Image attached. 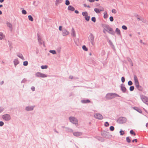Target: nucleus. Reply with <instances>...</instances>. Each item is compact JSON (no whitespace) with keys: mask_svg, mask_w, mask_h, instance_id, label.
Returning <instances> with one entry per match:
<instances>
[{"mask_svg":"<svg viewBox=\"0 0 148 148\" xmlns=\"http://www.w3.org/2000/svg\"><path fill=\"white\" fill-rule=\"evenodd\" d=\"M127 60L128 62H132V61L130 58H127Z\"/></svg>","mask_w":148,"mask_h":148,"instance_id":"nucleus-53","label":"nucleus"},{"mask_svg":"<svg viewBox=\"0 0 148 148\" xmlns=\"http://www.w3.org/2000/svg\"><path fill=\"white\" fill-rule=\"evenodd\" d=\"M126 140L127 142L129 143L130 142V139L129 137H127L126 138Z\"/></svg>","mask_w":148,"mask_h":148,"instance_id":"nucleus-42","label":"nucleus"},{"mask_svg":"<svg viewBox=\"0 0 148 148\" xmlns=\"http://www.w3.org/2000/svg\"><path fill=\"white\" fill-rule=\"evenodd\" d=\"M109 18L110 21L111 22L113 21L114 20L113 17L112 16L110 17Z\"/></svg>","mask_w":148,"mask_h":148,"instance_id":"nucleus-50","label":"nucleus"},{"mask_svg":"<svg viewBox=\"0 0 148 148\" xmlns=\"http://www.w3.org/2000/svg\"><path fill=\"white\" fill-rule=\"evenodd\" d=\"M94 37L92 33H90L88 37V40L92 45H93L94 44Z\"/></svg>","mask_w":148,"mask_h":148,"instance_id":"nucleus-10","label":"nucleus"},{"mask_svg":"<svg viewBox=\"0 0 148 148\" xmlns=\"http://www.w3.org/2000/svg\"><path fill=\"white\" fill-rule=\"evenodd\" d=\"M130 133L131 134H134V136L136 135V134L133 132L132 130H131L130 131Z\"/></svg>","mask_w":148,"mask_h":148,"instance_id":"nucleus-39","label":"nucleus"},{"mask_svg":"<svg viewBox=\"0 0 148 148\" xmlns=\"http://www.w3.org/2000/svg\"><path fill=\"white\" fill-rule=\"evenodd\" d=\"M75 12L76 13V14H78L79 13V12L77 10H75Z\"/></svg>","mask_w":148,"mask_h":148,"instance_id":"nucleus-60","label":"nucleus"},{"mask_svg":"<svg viewBox=\"0 0 148 148\" xmlns=\"http://www.w3.org/2000/svg\"><path fill=\"white\" fill-rule=\"evenodd\" d=\"M110 130L111 131H113L114 130V127L113 126H111L110 127Z\"/></svg>","mask_w":148,"mask_h":148,"instance_id":"nucleus-45","label":"nucleus"},{"mask_svg":"<svg viewBox=\"0 0 148 148\" xmlns=\"http://www.w3.org/2000/svg\"><path fill=\"white\" fill-rule=\"evenodd\" d=\"M41 68L42 69H46L48 68V66L47 65H42L41 66Z\"/></svg>","mask_w":148,"mask_h":148,"instance_id":"nucleus-27","label":"nucleus"},{"mask_svg":"<svg viewBox=\"0 0 148 148\" xmlns=\"http://www.w3.org/2000/svg\"><path fill=\"white\" fill-rule=\"evenodd\" d=\"M119 132L121 135H123L124 134V132L122 130L120 131Z\"/></svg>","mask_w":148,"mask_h":148,"instance_id":"nucleus-48","label":"nucleus"},{"mask_svg":"<svg viewBox=\"0 0 148 148\" xmlns=\"http://www.w3.org/2000/svg\"><path fill=\"white\" fill-rule=\"evenodd\" d=\"M31 89L33 91H34L35 90V88L34 86H32L31 88Z\"/></svg>","mask_w":148,"mask_h":148,"instance_id":"nucleus-55","label":"nucleus"},{"mask_svg":"<svg viewBox=\"0 0 148 148\" xmlns=\"http://www.w3.org/2000/svg\"><path fill=\"white\" fill-rule=\"evenodd\" d=\"M66 128L67 129V131L69 132H72L73 131V130L71 129L68 128Z\"/></svg>","mask_w":148,"mask_h":148,"instance_id":"nucleus-43","label":"nucleus"},{"mask_svg":"<svg viewBox=\"0 0 148 148\" xmlns=\"http://www.w3.org/2000/svg\"><path fill=\"white\" fill-rule=\"evenodd\" d=\"M49 52L53 54H55L56 53V51L54 50H51L49 51Z\"/></svg>","mask_w":148,"mask_h":148,"instance_id":"nucleus-30","label":"nucleus"},{"mask_svg":"<svg viewBox=\"0 0 148 148\" xmlns=\"http://www.w3.org/2000/svg\"><path fill=\"white\" fill-rule=\"evenodd\" d=\"M104 29L111 34L113 35L114 32L112 29L108 25L105 26Z\"/></svg>","mask_w":148,"mask_h":148,"instance_id":"nucleus-4","label":"nucleus"},{"mask_svg":"<svg viewBox=\"0 0 148 148\" xmlns=\"http://www.w3.org/2000/svg\"><path fill=\"white\" fill-rule=\"evenodd\" d=\"M71 35L72 36L75 37L76 36V34L74 29L72 27L71 30Z\"/></svg>","mask_w":148,"mask_h":148,"instance_id":"nucleus-18","label":"nucleus"},{"mask_svg":"<svg viewBox=\"0 0 148 148\" xmlns=\"http://www.w3.org/2000/svg\"><path fill=\"white\" fill-rule=\"evenodd\" d=\"M121 89L122 91L124 93L127 90L125 87V85L123 84H121Z\"/></svg>","mask_w":148,"mask_h":148,"instance_id":"nucleus-15","label":"nucleus"},{"mask_svg":"<svg viewBox=\"0 0 148 148\" xmlns=\"http://www.w3.org/2000/svg\"><path fill=\"white\" fill-rule=\"evenodd\" d=\"M2 119L6 121H10L11 119L10 116L8 114H5L2 116Z\"/></svg>","mask_w":148,"mask_h":148,"instance_id":"nucleus-6","label":"nucleus"},{"mask_svg":"<svg viewBox=\"0 0 148 148\" xmlns=\"http://www.w3.org/2000/svg\"><path fill=\"white\" fill-rule=\"evenodd\" d=\"M28 64V62L27 61H25L23 62V64L25 66H26Z\"/></svg>","mask_w":148,"mask_h":148,"instance_id":"nucleus-38","label":"nucleus"},{"mask_svg":"<svg viewBox=\"0 0 148 148\" xmlns=\"http://www.w3.org/2000/svg\"><path fill=\"white\" fill-rule=\"evenodd\" d=\"M82 15L83 16H84L85 19L87 21H88L90 19V16H88V13L86 12H82Z\"/></svg>","mask_w":148,"mask_h":148,"instance_id":"nucleus-11","label":"nucleus"},{"mask_svg":"<svg viewBox=\"0 0 148 148\" xmlns=\"http://www.w3.org/2000/svg\"><path fill=\"white\" fill-rule=\"evenodd\" d=\"M127 121V119L125 117H121L119 118L117 120L118 123L120 124H123L125 123Z\"/></svg>","mask_w":148,"mask_h":148,"instance_id":"nucleus-8","label":"nucleus"},{"mask_svg":"<svg viewBox=\"0 0 148 148\" xmlns=\"http://www.w3.org/2000/svg\"><path fill=\"white\" fill-rule=\"evenodd\" d=\"M103 140H103V138H101V141H103Z\"/></svg>","mask_w":148,"mask_h":148,"instance_id":"nucleus-64","label":"nucleus"},{"mask_svg":"<svg viewBox=\"0 0 148 148\" xmlns=\"http://www.w3.org/2000/svg\"><path fill=\"white\" fill-rule=\"evenodd\" d=\"M115 32L117 33V34L119 35L121 34V32L119 29L118 28H116L115 30Z\"/></svg>","mask_w":148,"mask_h":148,"instance_id":"nucleus-25","label":"nucleus"},{"mask_svg":"<svg viewBox=\"0 0 148 148\" xmlns=\"http://www.w3.org/2000/svg\"><path fill=\"white\" fill-rule=\"evenodd\" d=\"M28 18L29 20L31 21H33L34 20L33 18L30 15H29L28 16Z\"/></svg>","mask_w":148,"mask_h":148,"instance_id":"nucleus-28","label":"nucleus"},{"mask_svg":"<svg viewBox=\"0 0 148 148\" xmlns=\"http://www.w3.org/2000/svg\"><path fill=\"white\" fill-rule=\"evenodd\" d=\"M121 81L123 83H124L125 81V79L124 77H121Z\"/></svg>","mask_w":148,"mask_h":148,"instance_id":"nucleus-51","label":"nucleus"},{"mask_svg":"<svg viewBox=\"0 0 148 148\" xmlns=\"http://www.w3.org/2000/svg\"><path fill=\"white\" fill-rule=\"evenodd\" d=\"M27 81V79H26L24 78L21 81V83H25Z\"/></svg>","mask_w":148,"mask_h":148,"instance_id":"nucleus-37","label":"nucleus"},{"mask_svg":"<svg viewBox=\"0 0 148 148\" xmlns=\"http://www.w3.org/2000/svg\"><path fill=\"white\" fill-rule=\"evenodd\" d=\"M3 111V108L0 107V113Z\"/></svg>","mask_w":148,"mask_h":148,"instance_id":"nucleus-54","label":"nucleus"},{"mask_svg":"<svg viewBox=\"0 0 148 148\" xmlns=\"http://www.w3.org/2000/svg\"><path fill=\"white\" fill-rule=\"evenodd\" d=\"M68 9L69 10L73 11L75 10V8L71 5H69L68 8Z\"/></svg>","mask_w":148,"mask_h":148,"instance_id":"nucleus-22","label":"nucleus"},{"mask_svg":"<svg viewBox=\"0 0 148 148\" xmlns=\"http://www.w3.org/2000/svg\"><path fill=\"white\" fill-rule=\"evenodd\" d=\"M141 21L143 22H145L144 19L143 18H141Z\"/></svg>","mask_w":148,"mask_h":148,"instance_id":"nucleus-59","label":"nucleus"},{"mask_svg":"<svg viewBox=\"0 0 148 148\" xmlns=\"http://www.w3.org/2000/svg\"><path fill=\"white\" fill-rule=\"evenodd\" d=\"M13 62L15 67H16V66L19 63V62L18 59H14V60Z\"/></svg>","mask_w":148,"mask_h":148,"instance_id":"nucleus-17","label":"nucleus"},{"mask_svg":"<svg viewBox=\"0 0 148 148\" xmlns=\"http://www.w3.org/2000/svg\"><path fill=\"white\" fill-rule=\"evenodd\" d=\"M94 116L95 119L99 120H102L103 118V116L101 114L98 113H95Z\"/></svg>","mask_w":148,"mask_h":148,"instance_id":"nucleus-9","label":"nucleus"},{"mask_svg":"<svg viewBox=\"0 0 148 148\" xmlns=\"http://www.w3.org/2000/svg\"><path fill=\"white\" fill-rule=\"evenodd\" d=\"M112 13L114 14H116V11L115 9H112Z\"/></svg>","mask_w":148,"mask_h":148,"instance_id":"nucleus-49","label":"nucleus"},{"mask_svg":"<svg viewBox=\"0 0 148 148\" xmlns=\"http://www.w3.org/2000/svg\"><path fill=\"white\" fill-rule=\"evenodd\" d=\"M17 56L19 57L22 60H24V58L22 54L21 53H18L17 54Z\"/></svg>","mask_w":148,"mask_h":148,"instance_id":"nucleus-23","label":"nucleus"},{"mask_svg":"<svg viewBox=\"0 0 148 148\" xmlns=\"http://www.w3.org/2000/svg\"><path fill=\"white\" fill-rule=\"evenodd\" d=\"M69 120L70 121L73 123L75 125H78V121L77 119L75 117L71 116L69 117Z\"/></svg>","mask_w":148,"mask_h":148,"instance_id":"nucleus-2","label":"nucleus"},{"mask_svg":"<svg viewBox=\"0 0 148 148\" xmlns=\"http://www.w3.org/2000/svg\"><path fill=\"white\" fill-rule=\"evenodd\" d=\"M22 13L23 14H27V12L25 10H23L22 11Z\"/></svg>","mask_w":148,"mask_h":148,"instance_id":"nucleus-36","label":"nucleus"},{"mask_svg":"<svg viewBox=\"0 0 148 148\" xmlns=\"http://www.w3.org/2000/svg\"><path fill=\"white\" fill-rule=\"evenodd\" d=\"M134 89V87L133 86H131L130 88V90L132 91H133Z\"/></svg>","mask_w":148,"mask_h":148,"instance_id":"nucleus-34","label":"nucleus"},{"mask_svg":"<svg viewBox=\"0 0 148 148\" xmlns=\"http://www.w3.org/2000/svg\"><path fill=\"white\" fill-rule=\"evenodd\" d=\"M35 75L36 77H39L45 78L47 77V75L40 72H37L36 73Z\"/></svg>","mask_w":148,"mask_h":148,"instance_id":"nucleus-5","label":"nucleus"},{"mask_svg":"<svg viewBox=\"0 0 148 148\" xmlns=\"http://www.w3.org/2000/svg\"><path fill=\"white\" fill-rule=\"evenodd\" d=\"M62 27L61 26H60L59 27V29L60 31H62Z\"/></svg>","mask_w":148,"mask_h":148,"instance_id":"nucleus-56","label":"nucleus"},{"mask_svg":"<svg viewBox=\"0 0 148 148\" xmlns=\"http://www.w3.org/2000/svg\"><path fill=\"white\" fill-rule=\"evenodd\" d=\"M103 17L105 19L107 18L108 17V15L106 11H105L103 13Z\"/></svg>","mask_w":148,"mask_h":148,"instance_id":"nucleus-24","label":"nucleus"},{"mask_svg":"<svg viewBox=\"0 0 148 148\" xmlns=\"http://www.w3.org/2000/svg\"><path fill=\"white\" fill-rule=\"evenodd\" d=\"M0 37H2V39L5 38V36L3 35V34L1 32H0Z\"/></svg>","mask_w":148,"mask_h":148,"instance_id":"nucleus-41","label":"nucleus"},{"mask_svg":"<svg viewBox=\"0 0 148 148\" xmlns=\"http://www.w3.org/2000/svg\"><path fill=\"white\" fill-rule=\"evenodd\" d=\"M122 28L124 30H126L127 29V27L125 25H123L122 27Z\"/></svg>","mask_w":148,"mask_h":148,"instance_id":"nucleus-44","label":"nucleus"},{"mask_svg":"<svg viewBox=\"0 0 148 148\" xmlns=\"http://www.w3.org/2000/svg\"><path fill=\"white\" fill-rule=\"evenodd\" d=\"M128 84L129 86H131L132 85L133 83H132V82L131 81H128Z\"/></svg>","mask_w":148,"mask_h":148,"instance_id":"nucleus-40","label":"nucleus"},{"mask_svg":"<svg viewBox=\"0 0 148 148\" xmlns=\"http://www.w3.org/2000/svg\"><path fill=\"white\" fill-rule=\"evenodd\" d=\"M108 133L106 132H105L103 133H102V135L103 136H104V137H106V136L105 135H107V134H108Z\"/></svg>","mask_w":148,"mask_h":148,"instance_id":"nucleus-33","label":"nucleus"},{"mask_svg":"<svg viewBox=\"0 0 148 148\" xmlns=\"http://www.w3.org/2000/svg\"><path fill=\"white\" fill-rule=\"evenodd\" d=\"M6 24L7 27L10 29L11 30H12V24L8 21H7L6 23Z\"/></svg>","mask_w":148,"mask_h":148,"instance_id":"nucleus-16","label":"nucleus"},{"mask_svg":"<svg viewBox=\"0 0 148 148\" xmlns=\"http://www.w3.org/2000/svg\"><path fill=\"white\" fill-rule=\"evenodd\" d=\"M142 101L145 104L148 105V98L143 95L140 96Z\"/></svg>","mask_w":148,"mask_h":148,"instance_id":"nucleus-7","label":"nucleus"},{"mask_svg":"<svg viewBox=\"0 0 148 148\" xmlns=\"http://www.w3.org/2000/svg\"><path fill=\"white\" fill-rule=\"evenodd\" d=\"M69 32L66 29L63 28L62 30V34L63 36H65L69 35Z\"/></svg>","mask_w":148,"mask_h":148,"instance_id":"nucleus-14","label":"nucleus"},{"mask_svg":"<svg viewBox=\"0 0 148 148\" xmlns=\"http://www.w3.org/2000/svg\"><path fill=\"white\" fill-rule=\"evenodd\" d=\"M137 19L139 21H141V18H140L138 17L137 18Z\"/></svg>","mask_w":148,"mask_h":148,"instance_id":"nucleus-61","label":"nucleus"},{"mask_svg":"<svg viewBox=\"0 0 148 148\" xmlns=\"http://www.w3.org/2000/svg\"><path fill=\"white\" fill-rule=\"evenodd\" d=\"M62 1V0H56L55 4L57 5L58 4L61 3Z\"/></svg>","mask_w":148,"mask_h":148,"instance_id":"nucleus-26","label":"nucleus"},{"mask_svg":"<svg viewBox=\"0 0 148 148\" xmlns=\"http://www.w3.org/2000/svg\"><path fill=\"white\" fill-rule=\"evenodd\" d=\"M82 48V49L85 51H87L88 50L87 48L86 47V46L85 45L83 46Z\"/></svg>","mask_w":148,"mask_h":148,"instance_id":"nucleus-32","label":"nucleus"},{"mask_svg":"<svg viewBox=\"0 0 148 148\" xmlns=\"http://www.w3.org/2000/svg\"><path fill=\"white\" fill-rule=\"evenodd\" d=\"M4 0H0V3H2L3 2Z\"/></svg>","mask_w":148,"mask_h":148,"instance_id":"nucleus-62","label":"nucleus"},{"mask_svg":"<svg viewBox=\"0 0 148 148\" xmlns=\"http://www.w3.org/2000/svg\"><path fill=\"white\" fill-rule=\"evenodd\" d=\"M99 8V9L97 8H95L94 9L95 11L97 14L99 13L101 11H103L104 10V9L103 7L100 6Z\"/></svg>","mask_w":148,"mask_h":148,"instance_id":"nucleus-13","label":"nucleus"},{"mask_svg":"<svg viewBox=\"0 0 148 148\" xmlns=\"http://www.w3.org/2000/svg\"><path fill=\"white\" fill-rule=\"evenodd\" d=\"M4 125V123L3 121H0V126H2Z\"/></svg>","mask_w":148,"mask_h":148,"instance_id":"nucleus-52","label":"nucleus"},{"mask_svg":"<svg viewBox=\"0 0 148 148\" xmlns=\"http://www.w3.org/2000/svg\"><path fill=\"white\" fill-rule=\"evenodd\" d=\"M84 6L85 7H87V5L86 4H84Z\"/></svg>","mask_w":148,"mask_h":148,"instance_id":"nucleus-63","label":"nucleus"},{"mask_svg":"<svg viewBox=\"0 0 148 148\" xmlns=\"http://www.w3.org/2000/svg\"><path fill=\"white\" fill-rule=\"evenodd\" d=\"M65 2V4L67 5H69L70 3L69 1L68 0H66Z\"/></svg>","mask_w":148,"mask_h":148,"instance_id":"nucleus-35","label":"nucleus"},{"mask_svg":"<svg viewBox=\"0 0 148 148\" xmlns=\"http://www.w3.org/2000/svg\"><path fill=\"white\" fill-rule=\"evenodd\" d=\"M38 40L39 43H40V44H42L43 41L41 40V39L39 37H38Z\"/></svg>","mask_w":148,"mask_h":148,"instance_id":"nucleus-31","label":"nucleus"},{"mask_svg":"<svg viewBox=\"0 0 148 148\" xmlns=\"http://www.w3.org/2000/svg\"><path fill=\"white\" fill-rule=\"evenodd\" d=\"M109 124L107 122H106L104 124V125L106 127H108L109 125Z\"/></svg>","mask_w":148,"mask_h":148,"instance_id":"nucleus-46","label":"nucleus"},{"mask_svg":"<svg viewBox=\"0 0 148 148\" xmlns=\"http://www.w3.org/2000/svg\"><path fill=\"white\" fill-rule=\"evenodd\" d=\"M134 81L135 85L136 88L139 90H141V86H140L138 80L136 76L134 75Z\"/></svg>","mask_w":148,"mask_h":148,"instance_id":"nucleus-3","label":"nucleus"},{"mask_svg":"<svg viewBox=\"0 0 148 148\" xmlns=\"http://www.w3.org/2000/svg\"><path fill=\"white\" fill-rule=\"evenodd\" d=\"M116 97H119V96L116 93H109L106 94L105 97L107 99H114Z\"/></svg>","mask_w":148,"mask_h":148,"instance_id":"nucleus-1","label":"nucleus"},{"mask_svg":"<svg viewBox=\"0 0 148 148\" xmlns=\"http://www.w3.org/2000/svg\"><path fill=\"white\" fill-rule=\"evenodd\" d=\"M92 21L94 22H95L96 21V18L95 17H92L91 18Z\"/></svg>","mask_w":148,"mask_h":148,"instance_id":"nucleus-47","label":"nucleus"},{"mask_svg":"<svg viewBox=\"0 0 148 148\" xmlns=\"http://www.w3.org/2000/svg\"><path fill=\"white\" fill-rule=\"evenodd\" d=\"M134 141H135V142H137V139H134V140H132V142L133 143H134Z\"/></svg>","mask_w":148,"mask_h":148,"instance_id":"nucleus-57","label":"nucleus"},{"mask_svg":"<svg viewBox=\"0 0 148 148\" xmlns=\"http://www.w3.org/2000/svg\"><path fill=\"white\" fill-rule=\"evenodd\" d=\"M35 107V106H28L26 107L25 109L27 111H32L33 110Z\"/></svg>","mask_w":148,"mask_h":148,"instance_id":"nucleus-12","label":"nucleus"},{"mask_svg":"<svg viewBox=\"0 0 148 148\" xmlns=\"http://www.w3.org/2000/svg\"><path fill=\"white\" fill-rule=\"evenodd\" d=\"M133 108H134V110H136L138 112H139V113H142V112L141 111V110L140 108H138V107H134Z\"/></svg>","mask_w":148,"mask_h":148,"instance_id":"nucleus-21","label":"nucleus"},{"mask_svg":"<svg viewBox=\"0 0 148 148\" xmlns=\"http://www.w3.org/2000/svg\"><path fill=\"white\" fill-rule=\"evenodd\" d=\"M69 79H78L77 77H73V76L72 75H70L69 77Z\"/></svg>","mask_w":148,"mask_h":148,"instance_id":"nucleus-29","label":"nucleus"},{"mask_svg":"<svg viewBox=\"0 0 148 148\" xmlns=\"http://www.w3.org/2000/svg\"><path fill=\"white\" fill-rule=\"evenodd\" d=\"M90 101L89 99H83L81 100V102L83 103H90Z\"/></svg>","mask_w":148,"mask_h":148,"instance_id":"nucleus-20","label":"nucleus"},{"mask_svg":"<svg viewBox=\"0 0 148 148\" xmlns=\"http://www.w3.org/2000/svg\"><path fill=\"white\" fill-rule=\"evenodd\" d=\"M4 83V82L3 81H1V82H0V84L1 85H2V84H3Z\"/></svg>","mask_w":148,"mask_h":148,"instance_id":"nucleus-58","label":"nucleus"},{"mask_svg":"<svg viewBox=\"0 0 148 148\" xmlns=\"http://www.w3.org/2000/svg\"><path fill=\"white\" fill-rule=\"evenodd\" d=\"M82 133L80 132H74L73 133V135L76 136H78L82 135Z\"/></svg>","mask_w":148,"mask_h":148,"instance_id":"nucleus-19","label":"nucleus"}]
</instances>
